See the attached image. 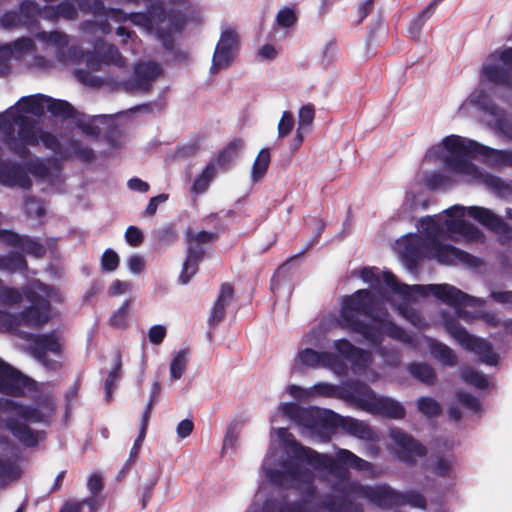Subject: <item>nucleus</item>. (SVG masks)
Returning a JSON list of instances; mask_svg holds the SVG:
<instances>
[{
  "mask_svg": "<svg viewBox=\"0 0 512 512\" xmlns=\"http://www.w3.org/2000/svg\"><path fill=\"white\" fill-rule=\"evenodd\" d=\"M341 466L374 475L371 463L347 449H338L333 458L301 445L285 428L273 429L261 465L262 476L278 487L296 490L301 499L290 505L268 499L262 511L363 512L359 500L382 508L404 504L425 507L424 498L417 493L399 494L386 485H363L351 480Z\"/></svg>",
  "mask_w": 512,
  "mask_h": 512,
  "instance_id": "nucleus-1",
  "label": "nucleus"
},
{
  "mask_svg": "<svg viewBox=\"0 0 512 512\" xmlns=\"http://www.w3.org/2000/svg\"><path fill=\"white\" fill-rule=\"evenodd\" d=\"M359 275L370 289H359L342 299L339 324L360 334L373 345L381 343L384 335L400 342L410 341L401 327L383 318L385 313L382 306L385 302H389L403 318L418 328L424 326V321L412 304L429 294L454 308L457 317L465 321L474 317L465 310L466 307L484 305L481 298L471 297L449 284H400L390 272L376 268H364Z\"/></svg>",
  "mask_w": 512,
  "mask_h": 512,
  "instance_id": "nucleus-2",
  "label": "nucleus"
},
{
  "mask_svg": "<svg viewBox=\"0 0 512 512\" xmlns=\"http://www.w3.org/2000/svg\"><path fill=\"white\" fill-rule=\"evenodd\" d=\"M147 7L146 13H128L120 9H107L99 0H43L44 7L33 1H24L21 5V16L16 13H6L0 19V25L10 28L19 24L26 25L28 18L39 14L40 17H63L74 19L78 11L86 15L91 13L94 17V25L103 34L110 32L109 20L117 23L130 20L142 31L155 36L163 42L166 48H170L169 37L179 32L188 20L189 8L187 0H142Z\"/></svg>",
  "mask_w": 512,
  "mask_h": 512,
  "instance_id": "nucleus-3",
  "label": "nucleus"
},
{
  "mask_svg": "<svg viewBox=\"0 0 512 512\" xmlns=\"http://www.w3.org/2000/svg\"><path fill=\"white\" fill-rule=\"evenodd\" d=\"M467 215L497 233L507 231L503 220L485 207L454 205L442 214L421 218L418 223L419 235L410 234L399 239L396 243L398 253L411 264L426 257L446 265L462 263L477 266L478 259L440 241L444 236L466 242L483 241V233L465 220Z\"/></svg>",
  "mask_w": 512,
  "mask_h": 512,
  "instance_id": "nucleus-4",
  "label": "nucleus"
},
{
  "mask_svg": "<svg viewBox=\"0 0 512 512\" xmlns=\"http://www.w3.org/2000/svg\"><path fill=\"white\" fill-rule=\"evenodd\" d=\"M48 96L37 94L22 97L15 105L0 113V132L6 146L15 154L24 156L28 148L42 143L47 149L61 156L76 154L84 160L93 157V151L78 141H71L63 148L59 140L42 130L28 114L41 116L47 111Z\"/></svg>",
  "mask_w": 512,
  "mask_h": 512,
  "instance_id": "nucleus-5",
  "label": "nucleus"
},
{
  "mask_svg": "<svg viewBox=\"0 0 512 512\" xmlns=\"http://www.w3.org/2000/svg\"><path fill=\"white\" fill-rule=\"evenodd\" d=\"M471 154L485 156L492 166H512V150L492 149L458 135L446 136L428 149L425 161H440L452 181L483 183L498 195L507 196L510 187L500 178L484 174L468 159Z\"/></svg>",
  "mask_w": 512,
  "mask_h": 512,
  "instance_id": "nucleus-6",
  "label": "nucleus"
},
{
  "mask_svg": "<svg viewBox=\"0 0 512 512\" xmlns=\"http://www.w3.org/2000/svg\"><path fill=\"white\" fill-rule=\"evenodd\" d=\"M1 405L9 414L6 428L23 444L27 446L36 445L41 436L38 432L31 430L27 424L45 421L51 416L53 405L48 403L42 410L23 406L11 400H5Z\"/></svg>",
  "mask_w": 512,
  "mask_h": 512,
  "instance_id": "nucleus-7",
  "label": "nucleus"
},
{
  "mask_svg": "<svg viewBox=\"0 0 512 512\" xmlns=\"http://www.w3.org/2000/svg\"><path fill=\"white\" fill-rule=\"evenodd\" d=\"M161 74V68L154 62H143L135 67L133 77L129 80L112 77L101 79L91 71L77 70L75 75L83 84L91 87L110 86L113 89H123L127 92H146L152 82Z\"/></svg>",
  "mask_w": 512,
  "mask_h": 512,
  "instance_id": "nucleus-8",
  "label": "nucleus"
},
{
  "mask_svg": "<svg viewBox=\"0 0 512 512\" xmlns=\"http://www.w3.org/2000/svg\"><path fill=\"white\" fill-rule=\"evenodd\" d=\"M347 392L351 400L364 411L395 419L405 416V409L400 402L388 397L377 396L366 384L352 383L348 386Z\"/></svg>",
  "mask_w": 512,
  "mask_h": 512,
  "instance_id": "nucleus-9",
  "label": "nucleus"
},
{
  "mask_svg": "<svg viewBox=\"0 0 512 512\" xmlns=\"http://www.w3.org/2000/svg\"><path fill=\"white\" fill-rule=\"evenodd\" d=\"M320 337V331L315 329L303 336L292 361V373H300L308 369H334L336 361L334 355L328 351H318L310 347L317 345L320 342Z\"/></svg>",
  "mask_w": 512,
  "mask_h": 512,
  "instance_id": "nucleus-10",
  "label": "nucleus"
},
{
  "mask_svg": "<svg viewBox=\"0 0 512 512\" xmlns=\"http://www.w3.org/2000/svg\"><path fill=\"white\" fill-rule=\"evenodd\" d=\"M469 106H476L487 117V123L504 137L512 140V120L498 108L483 89H475L459 107L462 115L469 114Z\"/></svg>",
  "mask_w": 512,
  "mask_h": 512,
  "instance_id": "nucleus-11",
  "label": "nucleus"
},
{
  "mask_svg": "<svg viewBox=\"0 0 512 512\" xmlns=\"http://www.w3.org/2000/svg\"><path fill=\"white\" fill-rule=\"evenodd\" d=\"M280 415L297 422L311 433L326 430L330 426V422L336 417L330 411L319 408L300 409L294 403L280 404L278 411L271 417V423H276L277 417Z\"/></svg>",
  "mask_w": 512,
  "mask_h": 512,
  "instance_id": "nucleus-12",
  "label": "nucleus"
},
{
  "mask_svg": "<svg viewBox=\"0 0 512 512\" xmlns=\"http://www.w3.org/2000/svg\"><path fill=\"white\" fill-rule=\"evenodd\" d=\"M24 292L30 306L22 312L21 322L32 327L47 323L50 317L52 289L39 281H33Z\"/></svg>",
  "mask_w": 512,
  "mask_h": 512,
  "instance_id": "nucleus-13",
  "label": "nucleus"
},
{
  "mask_svg": "<svg viewBox=\"0 0 512 512\" xmlns=\"http://www.w3.org/2000/svg\"><path fill=\"white\" fill-rule=\"evenodd\" d=\"M480 82L512 89V48L496 50L486 58Z\"/></svg>",
  "mask_w": 512,
  "mask_h": 512,
  "instance_id": "nucleus-14",
  "label": "nucleus"
},
{
  "mask_svg": "<svg viewBox=\"0 0 512 512\" xmlns=\"http://www.w3.org/2000/svg\"><path fill=\"white\" fill-rule=\"evenodd\" d=\"M441 321L448 334L453 337L464 349L476 353L482 362L496 365L498 355L493 352L490 343L486 340L470 335L463 327L455 323L446 313H441Z\"/></svg>",
  "mask_w": 512,
  "mask_h": 512,
  "instance_id": "nucleus-15",
  "label": "nucleus"
},
{
  "mask_svg": "<svg viewBox=\"0 0 512 512\" xmlns=\"http://www.w3.org/2000/svg\"><path fill=\"white\" fill-rule=\"evenodd\" d=\"M240 43V36L235 27L230 25L222 27L212 57L211 73L216 74L230 67L239 52Z\"/></svg>",
  "mask_w": 512,
  "mask_h": 512,
  "instance_id": "nucleus-16",
  "label": "nucleus"
},
{
  "mask_svg": "<svg viewBox=\"0 0 512 512\" xmlns=\"http://www.w3.org/2000/svg\"><path fill=\"white\" fill-rule=\"evenodd\" d=\"M37 39L53 50L57 61L61 64L67 65L78 60L79 56L85 58L89 66L93 62L92 54H83L78 48L69 47L67 36L61 32H41L37 34Z\"/></svg>",
  "mask_w": 512,
  "mask_h": 512,
  "instance_id": "nucleus-17",
  "label": "nucleus"
},
{
  "mask_svg": "<svg viewBox=\"0 0 512 512\" xmlns=\"http://www.w3.org/2000/svg\"><path fill=\"white\" fill-rule=\"evenodd\" d=\"M32 350L38 361L45 367L49 369L60 367L62 342L56 333L34 336Z\"/></svg>",
  "mask_w": 512,
  "mask_h": 512,
  "instance_id": "nucleus-18",
  "label": "nucleus"
},
{
  "mask_svg": "<svg viewBox=\"0 0 512 512\" xmlns=\"http://www.w3.org/2000/svg\"><path fill=\"white\" fill-rule=\"evenodd\" d=\"M334 349L342 357L348 359L352 363V369L355 374L364 375L367 379L375 381L378 374L369 371L371 355L353 346L346 339H339L333 343Z\"/></svg>",
  "mask_w": 512,
  "mask_h": 512,
  "instance_id": "nucleus-19",
  "label": "nucleus"
},
{
  "mask_svg": "<svg viewBox=\"0 0 512 512\" xmlns=\"http://www.w3.org/2000/svg\"><path fill=\"white\" fill-rule=\"evenodd\" d=\"M389 435L402 461L412 463L424 456L425 448L402 430L391 429Z\"/></svg>",
  "mask_w": 512,
  "mask_h": 512,
  "instance_id": "nucleus-20",
  "label": "nucleus"
},
{
  "mask_svg": "<svg viewBox=\"0 0 512 512\" xmlns=\"http://www.w3.org/2000/svg\"><path fill=\"white\" fill-rule=\"evenodd\" d=\"M408 337L410 341L405 342L406 344H410L420 351H428L435 359L444 365L453 366L456 364V356L448 346L423 335L415 340L409 335Z\"/></svg>",
  "mask_w": 512,
  "mask_h": 512,
  "instance_id": "nucleus-21",
  "label": "nucleus"
},
{
  "mask_svg": "<svg viewBox=\"0 0 512 512\" xmlns=\"http://www.w3.org/2000/svg\"><path fill=\"white\" fill-rule=\"evenodd\" d=\"M32 385L31 380L0 360V392L21 395Z\"/></svg>",
  "mask_w": 512,
  "mask_h": 512,
  "instance_id": "nucleus-22",
  "label": "nucleus"
},
{
  "mask_svg": "<svg viewBox=\"0 0 512 512\" xmlns=\"http://www.w3.org/2000/svg\"><path fill=\"white\" fill-rule=\"evenodd\" d=\"M34 43L30 38H19L11 44L0 45V72L11 59H22L34 51Z\"/></svg>",
  "mask_w": 512,
  "mask_h": 512,
  "instance_id": "nucleus-23",
  "label": "nucleus"
},
{
  "mask_svg": "<svg viewBox=\"0 0 512 512\" xmlns=\"http://www.w3.org/2000/svg\"><path fill=\"white\" fill-rule=\"evenodd\" d=\"M0 183L25 189L31 186L30 179L22 168L2 161H0Z\"/></svg>",
  "mask_w": 512,
  "mask_h": 512,
  "instance_id": "nucleus-24",
  "label": "nucleus"
},
{
  "mask_svg": "<svg viewBox=\"0 0 512 512\" xmlns=\"http://www.w3.org/2000/svg\"><path fill=\"white\" fill-rule=\"evenodd\" d=\"M0 238L12 246H20L23 251L36 257H41L45 253L44 247L37 241L22 238L10 231H0Z\"/></svg>",
  "mask_w": 512,
  "mask_h": 512,
  "instance_id": "nucleus-25",
  "label": "nucleus"
},
{
  "mask_svg": "<svg viewBox=\"0 0 512 512\" xmlns=\"http://www.w3.org/2000/svg\"><path fill=\"white\" fill-rule=\"evenodd\" d=\"M315 116V110L311 105H305L299 109L298 112V127L293 140V149L297 150L309 131Z\"/></svg>",
  "mask_w": 512,
  "mask_h": 512,
  "instance_id": "nucleus-26",
  "label": "nucleus"
},
{
  "mask_svg": "<svg viewBox=\"0 0 512 512\" xmlns=\"http://www.w3.org/2000/svg\"><path fill=\"white\" fill-rule=\"evenodd\" d=\"M2 446H11V443L0 437V447ZM21 474L20 467L16 464V462L8 459L6 456L0 455V485H5L15 479H17Z\"/></svg>",
  "mask_w": 512,
  "mask_h": 512,
  "instance_id": "nucleus-27",
  "label": "nucleus"
},
{
  "mask_svg": "<svg viewBox=\"0 0 512 512\" xmlns=\"http://www.w3.org/2000/svg\"><path fill=\"white\" fill-rule=\"evenodd\" d=\"M233 296V288L230 284H223L217 298L216 303L214 304L209 322L211 324H216L220 322L225 315L226 306L229 304Z\"/></svg>",
  "mask_w": 512,
  "mask_h": 512,
  "instance_id": "nucleus-28",
  "label": "nucleus"
},
{
  "mask_svg": "<svg viewBox=\"0 0 512 512\" xmlns=\"http://www.w3.org/2000/svg\"><path fill=\"white\" fill-rule=\"evenodd\" d=\"M203 251L200 249L189 247L186 261L183 264L179 280L182 284H187L196 274L198 263L202 259Z\"/></svg>",
  "mask_w": 512,
  "mask_h": 512,
  "instance_id": "nucleus-29",
  "label": "nucleus"
},
{
  "mask_svg": "<svg viewBox=\"0 0 512 512\" xmlns=\"http://www.w3.org/2000/svg\"><path fill=\"white\" fill-rule=\"evenodd\" d=\"M217 173V163L209 162L202 172L194 179L191 191L195 194L204 193Z\"/></svg>",
  "mask_w": 512,
  "mask_h": 512,
  "instance_id": "nucleus-30",
  "label": "nucleus"
},
{
  "mask_svg": "<svg viewBox=\"0 0 512 512\" xmlns=\"http://www.w3.org/2000/svg\"><path fill=\"white\" fill-rule=\"evenodd\" d=\"M341 425L351 435L365 440L373 438V432L370 427L362 421L353 418H342Z\"/></svg>",
  "mask_w": 512,
  "mask_h": 512,
  "instance_id": "nucleus-31",
  "label": "nucleus"
},
{
  "mask_svg": "<svg viewBox=\"0 0 512 512\" xmlns=\"http://www.w3.org/2000/svg\"><path fill=\"white\" fill-rule=\"evenodd\" d=\"M270 164V152L267 148H263L259 151L256 156L252 169H251V180L252 182H258L265 176Z\"/></svg>",
  "mask_w": 512,
  "mask_h": 512,
  "instance_id": "nucleus-32",
  "label": "nucleus"
},
{
  "mask_svg": "<svg viewBox=\"0 0 512 512\" xmlns=\"http://www.w3.org/2000/svg\"><path fill=\"white\" fill-rule=\"evenodd\" d=\"M409 373L419 381L431 385L435 380V373L431 366L422 363H413L408 367Z\"/></svg>",
  "mask_w": 512,
  "mask_h": 512,
  "instance_id": "nucleus-33",
  "label": "nucleus"
},
{
  "mask_svg": "<svg viewBox=\"0 0 512 512\" xmlns=\"http://www.w3.org/2000/svg\"><path fill=\"white\" fill-rule=\"evenodd\" d=\"M453 468V458L451 456H435L431 459L429 469L436 475L448 476Z\"/></svg>",
  "mask_w": 512,
  "mask_h": 512,
  "instance_id": "nucleus-34",
  "label": "nucleus"
},
{
  "mask_svg": "<svg viewBox=\"0 0 512 512\" xmlns=\"http://www.w3.org/2000/svg\"><path fill=\"white\" fill-rule=\"evenodd\" d=\"M244 146V142L241 139H234L231 141L219 154L217 163L219 165H226L233 160Z\"/></svg>",
  "mask_w": 512,
  "mask_h": 512,
  "instance_id": "nucleus-35",
  "label": "nucleus"
},
{
  "mask_svg": "<svg viewBox=\"0 0 512 512\" xmlns=\"http://www.w3.org/2000/svg\"><path fill=\"white\" fill-rule=\"evenodd\" d=\"M188 353L186 350H180L174 356L170 364V378L172 380H178L182 377L186 364H187Z\"/></svg>",
  "mask_w": 512,
  "mask_h": 512,
  "instance_id": "nucleus-36",
  "label": "nucleus"
},
{
  "mask_svg": "<svg viewBox=\"0 0 512 512\" xmlns=\"http://www.w3.org/2000/svg\"><path fill=\"white\" fill-rule=\"evenodd\" d=\"M47 111L58 117H70L73 114L71 105L63 100H56L48 97Z\"/></svg>",
  "mask_w": 512,
  "mask_h": 512,
  "instance_id": "nucleus-37",
  "label": "nucleus"
},
{
  "mask_svg": "<svg viewBox=\"0 0 512 512\" xmlns=\"http://www.w3.org/2000/svg\"><path fill=\"white\" fill-rule=\"evenodd\" d=\"M418 410L427 417H434L441 412L439 403L431 397H421L417 400Z\"/></svg>",
  "mask_w": 512,
  "mask_h": 512,
  "instance_id": "nucleus-38",
  "label": "nucleus"
},
{
  "mask_svg": "<svg viewBox=\"0 0 512 512\" xmlns=\"http://www.w3.org/2000/svg\"><path fill=\"white\" fill-rule=\"evenodd\" d=\"M462 379L476 388L483 389L489 385V381L487 377L477 371H474L470 368H465L462 370Z\"/></svg>",
  "mask_w": 512,
  "mask_h": 512,
  "instance_id": "nucleus-39",
  "label": "nucleus"
},
{
  "mask_svg": "<svg viewBox=\"0 0 512 512\" xmlns=\"http://www.w3.org/2000/svg\"><path fill=\"white\" fill-rule=\"evenodd\" d=\"M129 315V301L124 303L112 314L110 318L111 326L115 328H125Z\"/></svg>",
  "mask_w": 512,
  "mask_h": 512,
  "instance_id": "nucleus-40",
  "label": "nucleus"
},
{
  "mask_svg": "<svg viewBox=\"0 0 512 512\" xmlns=\"http://www.w3.org/2000/svg\"><path fill=\"white\" fill-rule=\"evenodd\" d=\"M26 263L21 254H13L9 258L0 257V270L17 271L23 269Z\"/></svg>",
  "mask_w": 512,
  "mask_h": 512,
  "instance_id": "nucleus-41",
  "label": "nucleus"
},
{
  "mask_svg": "<svg viewBox=\"0 0 512 512\" xmlns=\"http://www.w3.org/2000/svg\"><path fill=\"white\" fill-rule=\"evenodd\" d=\"M294 125H295L294 118H293V115L291 114V112H289V111L283 112L281 119L278 123V127H277L278 138L281 139V138L287 137L293 130Z\"/></svg>",
  "mask_w": 512,
  "mask_h": 512,
  "instance_id": "nucleus-42",
  "label": "nucleus"
},
{
  "mask_svg": "<svg viewBox=\"0 0 512 512\" xmlns=\"http://www.w3.org/2000/svg\"><path fill=\"white\" fill-rule=\"evenodd\" d=\"M119 265V256L112 250L107 249L101 256V267L106 272H113Z\"/></svg>",
  "mask_w": 512,
  "mask_h": 512,
  "instance_id": "nucleus-43",
  "label": "nucleus"
},
{
  "mask_svg": "<svg viewBox=\"0 0 512 512\" xmlns=\"http://www.w3.org/2000/svg\"><path fill=\"white\" fill-rule=\"evenodd\" d=\"M297 18L294 11L290 8H282L276 16V23L282 28H289L295 24Z\"/></svg>",
  "mask_w": 512,
  "mask_h": 512,
  "instance_id": "nucleus-44",
  "label": "nucleus"
},
{
  "mask_svg": "<svg viewBox=\"0 0 512 512\" xmlns=\"http://www.w3.org/2000/svg\"><path fill=\"white\" fill-rule=\"evenodd\" d=\"M22 300V294L15 288L0 289V301L5 305H16Z\"/></svg>",
  "mask_w": 512,
  "mask_h": 512,
  "instance_id": "nucleus-45",
  "label": "nucleus"
},
{
  "mask_svg": "<svg viewBox=\"0 0 512 512\" xmlns=\"http://www.w3.org/2000/svg\"><path fill=\"white\" fill-rule=\"evenodd\" d=\"M287 393L297 401H309L311 399L310 387H302L291 384L286 389Z\"/></svg>",
  "mask_w": 512,
  "mask_h": 512,
  "instance_id": "nucleus-46",
  "label": "nucleus"
},
{
  "mask_svg": "<svg viewBox=\"0 0 512 512\" xmlns=\"http://www.w3.org/2000/svg\"><path fill=\"white\" fill-rule=\"evenodd\" d=\"M311 399L317 396L332 397L336 394V388L328 383H316L310 387Z\"/></svg>",
  "mask_w": 512,
  "mask_h": 512,
  "instance_id": "nucleus-47",
  "label": "nucleus"
},
{
  "mask_svg": "<svg viewBox=\"0 0 512 512\" xmlns=\"http://www.w3.org/2000/svg\"><path fill=\"white\" fill-rule=\"evenodd\" d=\"M149 405H151V402L149 403ZM149 409H150V406H148V409H147V411H146V413L144 415L139 437L136 439V441H135V443H134V445H133V447L131 449V452H130V457L131 458L136 457L138 455L140 447H141V444H142L143 439L145 437L146 428H147V422H148V416H149Z\"/></svg>",
  "mask_w": 512,
  "mask_h": 512,
  "instance_id": "nucleus-48",
  "label": "nucleus"
},
{
  "mask_svg": "<svg viewBox=\"0 0 512 512\" xmlns=\"http://www.w3.org/2000/svg\"><path fill=\"white\" fill-rule=\"evenodd\" d=\"M125 239L130 246L137 247L143 241V233L135 226H129L125 231Z\"/></svg>",
  "mask_w": 512,
  "mask_h": 512,
  "instance_id": "nucleus-49",
  "label": "nucleus"
},
{
  "mask_svg": "<svg viewBox=\"0 0 512 512\" xmlns=\"http://www.w3.org/2000/svg\"><path fill=\"white\" fill-rule=\"evenodd\" d=\"M104 60L107 63L114 64L118 67L125 66V59L114 46H109L105 52Z\"/></svg>",
  "mask_w": 512,
  "mask_h": 512,
  "instance_id": "nucleus-50",
  "label": "nucleus"
},
{
  "mask_svg": "<svg viewBox=\"0 0 512 512\" xmlns=\"http://www.w3.org/2000/svg\"><path fill=\"white\" fill-rule=\"evenodd\" d=\"M127 267L132 274L139 275L145 267V260L140 255H131L127 259Z\"/></svg>",
  "mask_w": 512,
  "mask_h": 512,
  "instance_id": "nucleus-51",
  "label": "nucleus"
},
{
  "mask_svg": "<svg viewBox=\"0 0 512 512\" xmlns=\"http://www.w3.org/2000/svg\"><path fill=\"white\" fill-rule=\"evenodd\" d=\"M166 328L163 325H154L148 331V338L152 344H160L166 336Z\"/></svg>",
  "mask_w": 512,
  "mask_h": 512,
  "instance_id": "nucleus-52",
  "label": "nucleus"
},
{
  "mask_svg": "<svg viewBox=\"0 0 512 512\" xmlns=\"http://www.w3.org/2000/svg\"><path fill=\"white\" fill-rule=\"evenodd\" d=\"M132 286L129 282L114 280L109 287L108 294L110 296L123 295L131 290Z\"/></svg>",
  "mask_w": 512,
  "mask_h": 512,
  "instance_id": "nucleus-53",
  "label": "nucleus"
},
{
  "mask_svg": "<svg viewBox=\"0 0 512 512\" xmlns=\"http://www.w3.org/2000/svg\"><path fill=\"white\" fill-rule=\"evenodd\" d=\"M458 402L472 411H478L480 408V403L477 398L467 393H458L457 395Z\"/></svg>",
  "mask_w": 512,
  "mask_h": 512,
  "instance_id": "nucleus-54",
  "label": "nucleus"
},
{
  "mask_svg": "<svg viewBox=\"0 0 512 512\" xmlns=\"http://www.w3.org/2000/svg\"><path fill=\"white\" fill-rule=\"evenodd\" d=\"M120 368H121L120 358L117 357L116 360H115V367L109 373L108 378H107L106 383H105L106 397H110V395L112 393V386L117 381V379L119 378L118 373H119Z\"/></svg>",
  "mask_w": 512,
  "mask_h": 512,
  "instance_id": "nucleus-55",
  "label": "nucleus"
},
{
  "mask_svg": "<svg viewBox=\"0 0 512 512\" xmlns=\"http://www.w3.org/2000/svg\"><path fill=\"white\" fill-rule=\"evenodd\" d=\"M215 237H216L215 234L209 233L206 231H200V232H197L196 234H191L189 247L193 248V244L208 243V242L214 240Z\"/></svg>",
  "mask_w": 512,
  "mask_h": 512,
  "instance_id": "nucleus-56",
  "label": "nucleus"
},
{
  "mask_svg": "<svg viewBox=\"0 0 512 512\" xmlns=\"http://www.w3.org/2000/svg\"><path fill=\"white\" fill-rule=\"evenodd\" d=\"M167 199L168 195L166 194H160L158 196L152 197L146 206L145 213L147 215H153L156 212L158 205L164 203Z\"/></svg>",
  "mask_w": 512,
  "mask_h": 512,
  "instance_id": "nucleus-57",
  "label": "nucleus"
},
{
  "mask_svg": "<svg viewBox=\"0 0 512 512\" xmlns=\"http://www.w3.org/2000/svg\"><path fill=\"white\" fill-rule=\"evenodd\" d=\"M258 55L264 60H273L278 55V50L271 44L263 45L258 50Z\"/></svg>",
  "mask_w": 512,
  "mask_h": 512,
  "instance_id": "nucleus-58",
  "label": "nucleus"
},
{
  "mask_svg": "<svg viewBox=\"0 0 512 512\" xmlns=\"http://www.w3.org/2000/svg\"><path fill=\"white\" fill-rule=\"evenodd\" d=\"M491 297L498 303L512 306V291H493Z\"/></svg>",
  "mask_w": 512,
  "mask_h": 512,
  "instance_id": "nucleus-59",
  "label": "nucleus"
},
{
  "mask_svg": "<svg viewBox=\"0 0 512 512\" xmlns=\"http://www.w3.org/2000/svg\"><path fill=\"white\" fill-rule=\"evenodd\" d=\"M192 430L193 422L189 419H184L177 425V434L181 438H186L189 436Z\"/></svg>",
  "mask_w": 512,
  "mask_h": 512,
  "instance_id": "nucleus-60",
  "label": "nucleus"
},
{
  "mask_svg": "<svg viewBox=\"0 0 512 512\" xmlns=\"http://www.w3.org/2000/svg\"><path fill=\"white\" fill-rule=\"evenodd\" d=\"M129 189L133 190V191H138V192H141V193H145L149 190V185L148 183L142 181L141 179L139 178H132L128 181L127 183Z\"/></svg>",
  "mask_w": 512,
  "mask_h": 512,
  "instance_id": "nucleus-61",
  "label": "nucleus"
},
{
  "mask_svg": "<svg viewBox=\"0 0 512 512\" xmlns=\"http://www.w3.org/2000/svg\"><path fill=\"white\" fill-rule=\"evenodd\" d=\"M83 505L91 506L92 503L90 500H83L82 502H68L62 507L60 512H80Z\"/></svg>",
  "mask_w": 512,
  "mask_h": 512,
  "instance_id": "nucleus-62",
  "label": "nucleus"
},
{
  "mask_svg": "<svg viewBox=\"0 0 512 512\" xmlns=\"http://www.w3.org/2000/svg\"><path fill=\"white\" fill-rule=\"evenodd\" d=\"M25 210L30 215L40 216L43 213V207L36 200L29 199L25 203Z\"/></svg>",
  "mask_w": 512,
  "mask_h": 512,
  "instance_id": "nucleus-63",
  "label": "nucleus"
},
{
  "mask_svg": "<svg viewBox=\"0 0 512 512\" xmlns=\"http://www.w3.org/2000/svg\"><path fill=\"white\" fill-rule=\"evenodd\" d=\"M88 488L92 493H97L102 488L101 478L97 475H93L88 480Z\"/></svg>",
  "mask_w": 512,
  "mask_h": 512,
  "instance_id": "nucleus-64",
  "label": "nucleus"
}]
</instances>
